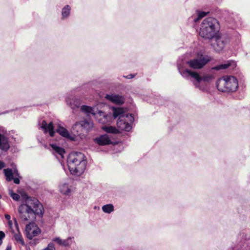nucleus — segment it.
Instances as JSON below:
<instances>
[{
  "label": "nucleus",
  "mask_w": 250,
  "mask_h": 250,
  "mask_svg": "<svg viewBox=\"0 0 250 250\" xmlns=\"http://www.w3.org/2000/svg\"><path fill=\"white\" fill-rule=\"evenodd\" d=\"M14 220H15V224L16 227L18 230L19 231V227H18V223H17V220H16V219H15Z\"/></svg>",
  "instance_id": "obj_35"
},
{
  "label": "nucleus",
  "mask_w": 250,
  "mask_h": 250,
  "mask_svg": "<svg viewBox=\"0 0 250 250\" xmlns=\"http://www.w3.org/2000/svg\"><path fill=\"white\" fill-rule=\"evenodd\" d=\"M81 103L82 102L81 100L76 97L70 98L67 100V104L73 110L79 108L80 106Z\"/></svg>",
  "instance_id": "obj_20"
},
{
  "label": "nucleus",
  "mask_w": 250,
  "mask_h": 250,
  "mask_svg": "<svg viewBox=\"0 0 250 250\" xmlns=\"http://www.w3.org/2000/svg\"><path fill=\"white\" fill-rule=\"evenodd\" d=\"M236 66L235 62L233 61H228L226 62L225 63L220 64L217 65L215 66L212 67L211 68V70H215V71H220L221 70H225L230 66H232V68H233Z\"/></svg>",
  "instance_id": "obj_16"
},
{
  "label": "nucleus",
  "mask_w": 250,
  "mask_h": 250,
  "mask_svg": "<svg viewBox=\"0 0 250 250\" xmlns=\"http://www.w3.org/2000/svg\"><path fill=\"white\" fill-rule=\"evenodd\" d=\"M25 232L27 237L29 239H32L34 237L39 234L41 231L34 222H33L26 225Z\"/></svg>",
  "instance_id": "obj_11"
},
{
  "label": "nucleus",
  "mask_w": 250,
  "mask_h": 250,
  "mask_svg": "<svg viewBox=\"0 0 250 250\" xmlns=\"http://www.w3.org/2000/svg\"><path fill=\"white\" fill-rule=\"evenodd\" d=\"M71 7L69 5H66L63 7L62 10V19L63 20L68 18L70 15Z\"/></svg>",
  "instance_id": "obj_23"
},
{
  "label": "nucleus",
  "mask_w": 250,
  "mask_h": 250,
  "mask_svg": "<svg viewBox=\"0 0 250 250\" xmlns=\"http://www.w3.org/2000/svg\"><path fill=\"white\" fill-rule=\"evenodd\" d=\"M210 41V45L217 53L223 51L230 42V36L227 34L217 33Z\"/></svg>",
  "instance_id": "obj_8"
},
{
  "label": "nucleus",
  "mask_w": 250,
  "mask_h": 250,
  "mask_svg": "<svg viewBox=\"0 0 250 250\" xmlns=\"http://www.w3.org/2000/svg\"><path fill=\"white\" fill-rule=\"evenodd\" d=\"M5 217L7 220H9L11 219L10 215L7 214H5Z\"/></svg>",
  "instance_id": "obj_33"
},
{
  "label": "nucleus",
  "mask_w": 250,
  "mask_h": 250,
  "mask_svg": "<svg viewBox=\"0 0 250 250\" xmlns=\"http://www.w3.org/2000/svg\"><path fill=\"white\" fill-rule=\"evenodd\" d=\"M105 98L107 100L117 104H122L125 102L124 98L118 94H106Z\"/></svg>",
  "instance_id": "obj_14"
},
{
  "label": "nucleus",
  "mask_w": 250,
  "mask_h": 250,
  "mask_svg": "<svg viewBox=\"0 0 250 250\" xmlns=\"http://www.w3.org/2000/svg\"><path fill=\"white\" fill-rule=\"evenodd\" d=\"M208 13V12H204V11H197V18H195V17L192 18L193 21L195 22H197L198 21H199L202 18L206 16Z\"/></svg>",
  "instance_id": "obj_26"
},
{
  "label": "nucleus",
  "mask_w": 250,
  "mask_h": 250,
  "mask_svg": "<svg viewBox=\"0 0 250 250\" xmlns=\"http://www.w3.org/2000/svg\"><path fill=\"white\" fill-rule=\"evenodd\" d=\"M10 148L8 138L4 134L0 133V149L7 151Z\"/></svg>",
  "instance_id": "obj_18"
},
{
  "label": "nucleus",
  "mask_w": 250,
  "mask_h": 250,
  "mask_svg": "<svg viewBox=\"0 0 250 250\" xmlns=\"http://www.w3.org/2000/svg\"><path fill=\"white\" fill-rule=\"evenodd\" d=\"M102 128L104 130L108 133L117 134L120 132L118 129L112 126H104Z\"/></svg>",
  "instance_id": "obj_24"
},
{
  "label": "nucleus",
  "mask_w": 250,
  "mask_h": 250,
  "mask_svg": "<svg viewBox=\"0 0 250 250\" xmlns=\"http://www.w3.org/2000/svg\"><path fill=\"white\" fill-rule=\"evenodd\" d=\"M50 146L53 150V153L58 159H62L63 157V154L65 150L62 147L58 146L56 144H50Z\"/></svg>",
  "instance_id": "obj_17"
},
{
  "label": "nucleus",
  "mask_w": 250,
  "mask_h": 250,
  "mask_svg": "<svg viewBox=\"0 0 250 250\" xmlns=\"http://www.w3.org/2000/svg\"><path fill=\"white\" fill-rule=\"evenodd\" d=\"M211 60L210 56L207 55H201L197 58L187 61L186 63L191 68L200 69L202 68Z\"/></svg>",
  "instance_id": "obj_9"
},
{
  "label": "nucleus",
  "mask_w": 250,
  "mask_h": 250,
  "mask_svg": "<svg viewBox=\"0 0 250 250\" xmlns=\"http://www.w3.org/2000/svg\"><path fill=\"white\" fill-rule=\"evenodd\" d=\"M41 128L42 129L44 132H49V134L51 137H53L55 134L54 126L52 122L47 124V122L43 120L40 124Z\"/></svg>",
  "instance_id": "obj_13"
},
{
  "label": "nucleus",
  "mask_w": 250,
  "mask_h": 250,
  "mask_svg": "<svg viewBox=\"0 0 250 250\" xmlns=\"http://www.w3.org/2000/svg\"><path fill=\"white\" fill-rule=\"evenodd\" d=\"M216 86L218 90L222 92H233L237 90L238 82L235 77L226 76L217 81Z\"/></svg>",
  "instance_id": "obj_6"
},
{
  "label": "nucleus",
  "mask_w": 250,
  "mask_h": 250,
  "mask_svg": "<svg viewBox=\"0 0 250 250\" xmlns=\"http://www.w3.org/2000/svg\"><path fill=\"white\" fill-rule=\"evenodd\" d=\"M11 196L15 201H18L20 199L19 195L15 193H11Z\"/></svg>",
  "instance_id": "obj_29"
},
{
  "label": "nucleus",
  "mask_w": 250,
  "mask_h": 250,
  "mask_svg": "<svg viewBox=\"0 0 250 250\" xmlns=\"http://www.w3.org/2000/svg\"><path fill=\"white\" fill-rule=\"evenodd\" d=\"M6 250H11V247L8 246Z\"/></svg>",
  "instance_id": "obj_36"
},
{
  "label": "nucleus",
  "mask_w": 250,
  "mask_h": 250,
  "mask_svg": "<svg viewBox=\"0 0 250 250\" xmlns=\"http://www.w3.org/2000/svg\"><path fill=\"white\" fill-rule=\"evenodd\" d=\"M94 141L99 145L104 146L111 144V141L107 134L101 135L94 139Z\"/></svg>",
  "instance_id": "obj_19"
},
{
  "label": "nucleus",
  "mask_w": 250,
  "mask_h": 250,
  "mask_svg": "<svg viewBox=\"0 0 250 250\" xmlns=\"http://www.w3.org/2000/svg\"><path fill=\"white\" fill-rule=\"evenodd\" d=\"M60 192L64 195H69L71 192V189L69 185L66 183H63L60 185Z\"/></svg>",
  "instance_id": "obj_21"
},
{
  "label": "nucleus",
  "mask_w": 250,
  "mask_h": 250,
  "mask_svg": "<svg viewBox=\"0 0 250 250\" xmlns=\"http://www.w3.org/2000/svg\"><path fill=\"white\" fill-rule=\"evenodd\" d=\"M4 237H5L4 233L2 231H0V245L2 244V239L4 238Z\"/></svg>",
  "instance_id": "obj_30"
},
{
  "label": "nucleus",
  "mask_w": 250,
  "mask_h": 250,
  "mask_svg": "<svg viewBox=\"0 0 250 250\" xmlns=\"http://www.w3.org/2000/svg\"><path fill=\"white\" fill-rule=\"evenodd\" d=\"M1 198V195L0 194V198Z\"/></svg>",
  "instance_id": "obj_37"
},
{
  "label": "nucleus",
  "mask_w": 250,
  "mask_h": 250,
  "mask_svg": "<svg viewBox=\"0 0 250 250\" xmlns=\"http://www.w3.org/2000/svg\"><path fill=\"white\" fill-rule=\"evenodd\" d=\"M56 132L62 137L71 140H74V137H72L69 131L62 125L59 124L56 129Z\"/></svg>",
  "instance_id": "obj_15"
},
{
  "label": "nucleus",
  "mask_w": 250,
  "mask_h": 250,
  "mask_svg": "<svg viewBox=\"0 0 250 250\" xmlns=\"http://www.w3.org/2000/svg\"><path fill=\"white\" fill-rule=\"evenodd\" d=\"M219 30L220 24L217 20L209 17L206 18L202 22L199 35L203 38L210 40L218 33Z\"/></svg>",
  "instance_id": "obj_4"
},
{
  "label": "nucleus",
  "mask_w": 250,
  "mask_h": 250,
  "mask_svg": "<svg viewBox=\"0 0 250 250\" xmlns=\"http://www.w3.org/2000/svg\"><path fill=\"white\" fill-rule=\"evenodd\" d=\"M112 112L113 118H118L117 126L118 129L129 131L132 128L131 124L134 120L132 115L125 113L124 109L120 107H113Z\"/></svg>",
  "instance_id": "obj_5"
},
{
  "label": "nucleus",
  "mask_w": 250,
  "mask_h": 250,
  "mask_svg": "<svg viewBox=\"0 0 250 250\" xmlns=\"http://www.w3.org/2000/svg\"><path fill=\"white\" fill-rule=\"evenodd\" d=\"M18 211L21 221L25 224L34 222L36 214L42 215L43 208L37 199H28L25 204L19 207Z\"/></svg>",
  "instance_id": "obj_1"
},
{
  "label": "nucleus",
  "mask_w": 250,
  "mask_h": 250,
  "mask_svg": "<svg viewBox=\"0 0 250 250\" xmlns=\"http://www.w3.org/2000/svg\"><path fill=\"white\" fill-rule=\"evenodd\" d=\"M74 238V237L70 236L66 239H62L59 237H56L53 238L52 241L59 246L66 247L70 246Z\"/></svg>",
  "instance_id": "obj_12"
},
{
  "label": "nucleus",
  "mask_w": 250,
  "mask_h": 250,
  "mask_svg": "<svg viewBox=\"0 0 250 250\" xmlns=\"http://www.w3.org/2000/svg\"><path fill=\"white\" fill-rule=\"evenodd\" d=\"M86 159L81 152H74L68 157V167L70 172L73 175H82L86 169Z\"/></svg>",
  "instance_id": "obj_2"
},
{
  "label": "nucleus",
  "mask_w": 250,
  "mask_h": 250,
  "mask_svg": "<svg viewBox=\"0 0 250 250\" xmlns=\"http://www.w3.org/2000/svg\"><path fill=\"white\" fill-rule=\"evenodd\" d=\"M134 76L133 74H129L126 76H124V77H125V78L128 79H132V78H134Z\"/></svg>",
  "instance_id": "obj_32"
},
{
  "label": "nucleus",
  "mask_w": 250,
  "mask_h": 250,
  "mask_svg": "<svg viewBox=\"0 0 250 250\" xmlns=\"http://www.w3.org/2000/svg\"><path fill=\"white\" fill-rule=\"evenodd\" d=\"M14 238L17 242L21 244L22 245H24V241L22 238L21 235V233H18L17 234H15L14 235Z\"/></svg>",
  "instance_id": "obj_27"
},
{
  "label": "nucleus",
  "mask_w": 250,
  "mask_h": 250,
  "mask_svg": "<svg viewBox=\"0 0 250 250\" xmlns=\"http://www.w3.org/2000/svg\"><path fill=\"white\" fill-rule=\"evenodd\" d=\"M5 167V164L3 162L0 161V170Z\"/></svg>",
  "instance_id": "obj_31"
},
{
  "label": "nucleus",
  "mask_w": 250,
  "mask_h": 250,
  "mask_svg": "<svg viewBox=\"0 0 250 250\" xmlns=\"http://www.w3.org/2000/svg\"><path fill=\"white\" fill-rule=\"evenodd\" d=\"M8 223L10 227H11L13 224L12 221L11 220H8Z\"/></svg>",
  "instance_id": "obj_34"
},
{
  "label": "nucleus",
  "mask_w": 250,
  "mask_h": 250,
  "mask_svg": "<svg viewBox=\"0 0 250 250\" xmlns=\"http://www.w3.org/2000/svg\"><path fill=\"white\" fill-rule=\"evenodd\" d=\"M77 125H80L86 130H89L93 126V123L90 121L83 120L81 121Z\"/></svg>",
  "instance_id": "obj_22"
},
{
  "label": "nucleus",
  "mask_w": 250,
  "mask_h": 250,
  "mask_svg": "<svg viewBox=\"0 0 250 250\" xmlns=\"http://www.w3.org/2000/svg\"><path fill=\"white\" fill-rule=\"evenodd\" d=\"M177 67L180 74L187 79H190L193 84L200 90H204V88L201 86V83H210L214 79V76L209 74H205L201 76L198 72L188 69H184L183 66L179 62Z\"/></svg>",
  "instance_id": "obj_3"
},
{
  "label": "nucleus",
  "mask_w": 250,
  "mask_h": 250,
  "mask_svg": "<svg viewBox=\"0 0 250 250\" xmlns=\"http://www.w3.org/2000/svg\"><path fill=\"white\" fill-rule=\"evenodd\" d=\"M102 210L105 213H110L114 210V207L112 204L104 205L102 208Z\"/></svg>",
  "instance_id": "obj_25"
},
{
  "label": "nucleus",
  "mask_w": 250,
  "mask_h": 250,
  "mask_svg": "<svg viewBox=\"0 0 250 250\" xmlns=\"http://www.w3.org/2000/svg\"><path fill=\"white\" fill-rule=\"evenodd\" d=\"M43 250H56L55 246L52 243H49L47 247Z\"/></svg>",
  "instance_id": "obj_28"
},
{
  "label": "nucleus",
  "mask_w": 250,
  "mask_h": 250,
  "mask_svg": "<svg viewBox=\"0 0 250 250\" xmlns=\"http://www.w3.org/2000/svg\"><path fill=\"white\" fill-rule=\"evenodd\" d=\"M12 168H5L3 170V172L6 177V180L9 182L13 180L14 183L16 184L20 183V179L21 177L19 173L17 168L14 164L12 165Z\"/></svg>",
  "instance_id": "obj_10"
},
{
  "label": "nucleus",
  "mask_w": 250,
  "mask_h": 250,
  "mask_svg": "<svg viewBox=\"0 0 250 250\" xmlns=\"http://www.w3.org/2000/svg\"><path fill=\"white\" fill-rule=\"evenodd\" d=\"M81 110L82 112L86 113L87 116H90V114L92 115L98 122L102 124L110 122L113 118V115L112 116L111 114H106L102 111L98 110L95 107L82 105L81 107Z\"/></svg>",
  "instance_id": "obj_7"
}]
</instances>
